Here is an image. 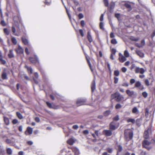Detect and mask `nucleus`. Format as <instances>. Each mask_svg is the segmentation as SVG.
<instances>
[{
    "label": "nucleus",
    "instance_id": "obj_58",
    "mask_svg": "<svg viewBox=\"0 0 155 155\" xmlns=\"http://www.w3.org/2000/svg\"><path fill=\"white\" fill-rule=\"evenodd\" d=\"M122 85L123 86H124V87H127L128 86H129V84H128L127 83V82H125V83H123Z\"/></svg>",
    "mask_w": 155,
    "mask_h": 155
},
{
    "label": "nucleus",
    "instance_id": "obj_35",
    "mask_svg": "<svg viewBox=\"0 0 155 155\" xmlns=\"http://www.w3.org/2000/svg\"><path fill=\"white\" fill-rule=\"evenodd\" d=\"M141 120L140 119H137L136 120V123L137 125L140 126V121Z\"/></svg>",
    "mask_w": 155,
    "mask_h": 155
},
{
    "label": "nucleus",
    "instance_id": "obj_47",
    "mask_svg": "<svg viewBox=\"0 0 155 155\" xmlns=\"http://www.w3.org/2000/svg\"><path fill=\"white\" fill-rule=\"evenodd\" d=\"M4 32L7 35H8L9 34V32L8 31L7 29L5 28L4 29Z\"/></svg>",
    "mask_w": 155,
    "mask_h": 155
},
{
    "label": "nucleus",
    "instance_id": "obj_48",
    "mask_svg": "<svg viewBox=\"0 0 155 155\" xmlns=\"http://www.w3.org/2000/svg\"><path fill=\"white\" fill-rule=\"evenodd\" d=\"M110 110H107L104 113V115L105 116H107L110 114Z\"/></svg>",
    "mask_w": 155,
    "mask_h": 155
},
{
    "label": "nucleus",
    "instance_id": "obj_33",
    "mask_svg": "<svg viewBox=\"0 0 155 155\" xmlns=\"http://www.w3.org/2000/svg\"><path fill=\"white\" fill-rule=\"evenodd\" d=\"M124 54L126 57H128L129 56V54L127 50H125L124 51Z\"/></svg>",
    "mask_w": 155,
    "mask_h": 155
},
{
    "label": "nucleus",
    "instance_id": "obj_11",
    "mask_svg": "<svg viewBox=\"0 0 155 155\" xmlns=\"http://www.w3.org/2000/svg\"><path fill=\"white\" fill-rule=\"evenodd\" d=\"M115 124L114 122H111L110 124V129L111 130H115L117 128V127H116L114 125Z\"/></svg>",
    "mask_w": 155,
    "mask_h": 155
},
{
    "label": "nucleus",
    "instance_id": "obj_1",
    "mask_svg": "<svg viewBox=\"0 0 155 155\" xmlns=\"http://www.w3.org/2000/svg\"><path fill=\"white\" fill-rule=\"evenodd\" d=\"M111 98L112 99L116 98L115 100L117 102H119L124 99V97L123 95H121L118 92H117L111 94Z\"/></svg>",
    "mask_w": 155,
    "mask_h": 155
},
{
    "label": "nucleus",
    "instance_id": "obj_29",
    "mask_svg": "<svg viewBox=\"0 0 155 155\" xmlns=\"http://www.w3.org/2000/svg\"><path fill=\"white\" fill-rule=\"evenodd\" d=\"M4 121L7 125H8L9 124V120L6 117H4Z\"/></svg>",
    "mask_w": 155,
    "mask_h": 155
},
{
    "label": "nucleus",
    "instance_id": "obj_7",
    "mask_svg": "<svg viewBox=\"0 0 155 155\" xmlns=\"http://www.w3.org/2000/svg\"><path fill=\"white\" fill-rule=\"evenodd\" d=\"M135 71L136 73H140L143 74L144 73L145 70L143 68H140L139 67H137L135 68Z\"/></svg>",
    "mask_w": 155,
    "mask_h": 155
},
{
    "label": "nucleus",
    "instance_id": "obj_13",
    "mask_svg": "<svg viewBox=\"0 0 155 155\" xmlns=\"http://www.w3.org/2000/svg\"><path fill=\"white\" fill-rule=\"evenodd\" d=\"M136 53L141 58H143L144 57V54L140 50H137L136 51Z\"/></svg>",
    "mask_w": 155,
    "mask_h": 155
},
{
    "label": "nucleus",
    "instance_id": "obj_53",
    "mask_svg": "<svg viewBox=\"0 0 155 155\" xmlns=\"http://www.w3.org/2000/svg\"><path fill=\"white\" fill-rule=\"evenodd\" d=\"M46 103L47 105L50 108L52 107V105L51 103H49L48 102H46Z\"/></svg>",
    "mask_w": 155,
    "mask_h": 155
},
{
    "label": "nucleus",
    "instance_id": "obj_64",
    "mask_svg": "<svg viewBox=\"0 0 155 155\" xmlns=\"http://www.w3.org/2000/svg\"><path fill=\"white\" fill-rule=\"evenodd\" d=\"M81 25L82 27H84V20H81Z\"/></svg>",
    "mask_w": 155,
    "mask_h": 155
},
{
    "label": "nucleus",
    "instance_id": "obj_46",
    "mask_svg": "<svg viewBox=\"0 0 155 155\" xmlns=\"http://www.w3.org/2000/svg\"><path fill=\"white\" fill-rule=\"evenodd\" d=\"M0 24L3 26H5L6 25V24L4 20H2L0 22Z\"/></svg>",
    "mask_w": 155,
    "mask_h": 155
},
{
    "label": "nucleus",
    "instance_id": "obj_8",
    "mask_svg": "<svg viewBox=\"0 0 155 155\" xmlns=\"http://www.w3.org/2000/svg\"><path fill=\"white\" fill-rule=\"evenodd\" d=\"M15 50L17 53L19 54L23 53L24 51L23 49L19 45H18V48L15 49Z\"/></svg>",
    "mask_w": 155,
    "mask_h": 155
},
{
    "label": "nucleus",
    "instance_id": "obj_18",
    "mask_svg": "<svg viewBox=\"0 0 155 155\" xmlns=\"http://www.w3.org/2000/svg\"><path fill=\"white\" fill-rule=\"evenodd\" d=\"M5 151L3 147L0 146V155H5Z\"/></svg>",
    "mask_w": 155,
    "mask_h": 155
},
{
    "label": "nucleus",
    "instance_id": "obj_23",
    "mask_svg": "<svg viewBox=\"0 0 155 155\" xmlns=\"http://www.w3.org/2000/svg\"><path fill=\"white\" fill-rule=\"evenodd\" d=\"M27 131H28L29 134H32L33 132L32 129L30 127H28L27 128Z\"/></svg>",
    "mask_w": 155,
    "mask_h": 155
},
{
    "label": "nucleus",
    "instance_id": "obj_41",
    "mask_svg": "<svg viewBox=\"0 0 155 155\" xmlns=\"http://www.w3.org/2000/svg\"><path fill=\"white\" fill-rule=\"evenodd\" d=\"M104 2L105 6L108 7L109 5V3L107 0H104Z\"/></svg>",
    "mask_w": 155,
    "mask_h": 155
},
{
    "label": "nucleus",
    "instance_id": "obj_50",
    "mask_svg": "<svg viewBox=\"0 0 155 155\" xmlns=\"http://www.w3.org/2000/svg\"><path fill=\"white\" fill-rule=\"evenodd\" d=\"M145 83L146 85L148 86L149 85V82L148 80L147 79H146L145 81Z\"/></svg>",
    "mask_w": 155,
    "mask_h": 155
},
{
    "label": "nucleus",
    "instance_id": "obj_60",
    "mask_svg": "<svg viewBox=\"0 0 155 155\" xmlns=\"http://www.w3.org/2000/svg\"><path fill=\"white\" fill-rule=\"evenodd\" d=\"M72 128L73 129L77 130L78 128V126L77 125H75L73 126Z\"/></svg>",
    "mask_w": 155,
    "mask_h": 155
},
{
    "label": "nucleus",
    "instance_id": "obj_9",
    "mask_svg": "<svg viewBox=\"0 0 155 155\" xmlns=\"http://www.w3.org/2000/svg\"><path fill=\"white\" fill-rule=\"evenodd\" d=\"M143 147L148 149V146L150 144V143L146 140H144L143 142Z\"/></svg>",
    "mask_w": 155,
    "mask_h": 155
},
{
    "label": "nucleus",
    "instance_id": "obj_26",
    "mask_svg": "<svg viewBox=\"0 0 155 155\" xmlns=\"http://www.w3.org/2000/svg\"><path fill=\"white\" fill-rule=\"evenodd\" d=\"M25 67L27 68L28 71L30 74H31L32 73L33 70L30 67H29L27 66H25Z\"/></svg>",
    "mask_w": 155,
    "mask_h": 155
},
{
    "label": "nucleus",
    "instance_id": "obj_51",
    "mask_svg": "<svg viewBox=\"0 0 155 155\" xmlns=\"http://www.w3.org/2000/svg\"><path fill=\"white\" fill-rule=\"evenodd\" d=\"M119 120V116L117 115L113 118V120H114L117 121Z\"/></svg>",
    "mask_w": 155,
    "mask_h": 155
},
{
    "label": "nucleus",
    "instance_id": "obj_52",
    "mask_svg": "<svg viewBox=\"0 0 155 155\" xmlns=\"http://www.w3.org/2000/svg\"><path fill=\"white\" fill-rule=\"evenodd\" d=\"M79 32L82 37H83L84 36V34L83 31L82 29H80L79 30Z\"/></svg>",
    "mask_w": 155,
    "mask_h": 155
},
{
    "label": "nucleus",
    "instance_id": "obj_4",
    "mask_svg": "<svg viewBox=\"0 0 155 155\" xmlns=\"http://www.w3.org/2000/svg\"><path fill=\"white\" fill-rule=\"evenodd\" d=\"M126 93L129 96L132 97L133 98H135L137 95L136 93L134 91H131L129 90H127Z\"/></svg>",
    "mask_w": 155,
    "mask_h": 155
},
{
    "label": "nucleus",
    "instance_id": "obj_25",
    "mask_svg": "<svg viewBox=\"0 0 155 155\" xmlns=\"http://www.w3.org/2000/svg\"><path fill=\"white\" fill-rule=\"evenodd\" d=\"M6 152L8 154L11 155L12 153V150L10 148H7L6 149Z\"/></svg>",
    "mask_w": 155,
    "mask_h": 155
},
{
    "label": "nucleus",
    "instance_id": "obj_45",
    "mask_svg": "<svg viewBox=\"0 0 155 155\" xmlns=\"http://www.w3.org/2000/svg\"><path fill=\"white\" fill-rule=\"evenodd\" d=\"M122 107V106L120 104H117L116 106H115V108L116 109H119L120 108Z\"/></svg>",
    "mask_w": 155,
    "mask_h": 155
},
{
    "label": "nucleus",
    "instance_id": "obj_14",
    "mask_svg": "<svg viewBox=\"0 0 155 155\" xmlns=\"http://www.w3.org/2000/svg\"><path fill=\"white\" fill-rule=\"evenodd\" d=\"M75 141L74 138H71L67 140V143L70 145H72Z\"/></svg>",
    "mask_w": 155,
    "mask_h": 155
},
{
    "label": "nucleus",
    "instance_id": "obj_61",
    "mask_svg": "<svg viewBox=\"0 0 155 155\" xmlns=\"http://www.w3.org/2000/svg\"><path fill=\"white\" fill-rule=\"evenodd\" d=\"M122 71L124 73H125L127 71V68L125 67H123L121 68Z\"/></svg>",
    "mask_w": 155,
    "mask_h": 155
},
{
    "label": "nucleus",
    "instance_id": "obj_57",
    "mask_svg": "<svg viewBox=\"0 0 155 155\" xmlns=\"http://www.w3.org/2000/svg\"><path fill=\"white\" fill-rule=\"evenodd\" d=\"M78 17L79 19H81L84 17V16L81 13L79 14Z\"/></svg>",
    "mask_w": 155,
    "mask_h": 155
},
{
    "label": "nucleus",
    "instance_id": "obj_30",
    "mask_svg": "<svg viewBox=\"0 0 155 155\" xmlns=\"http://www.w3.org/2000/svg\"><path fill=\"white\" fill-rule=\"evenodd\" d=\"M141 86V84L140 81H137L136 82L135 84V87H139Z\"/></svg>",
    "mask_w": 155,
    "mask_h": 155
},
{
    "label": "nucleus",
    "instance_id": "obj_37",
    "mask_svg": "<svg viewBox=\"0 0 155 155\" xmlns=\"http://www.w3.org/2000/svg\"><path fill=\"white\" fill-rule=\"evenodd\" d=\"M120 72L118 70H115L114 71V75L117 76L119 75Z\"/></svg>",
    "mask_w": 155,
    "mask_h": 155
},
{
    "label": "nucleus",
    "instance_id": "obj_12",
    "mask_svg": "<svg viewBox=\"0 0 155 155\" xmlns=\"http://www.w3.org/2000/svg\"><path fill=\"white\" fill-rule=\"evenodd\" d=\"M72 151L74 153V155H79L80 152L79 150L76 147H74L72 148Z\"/></svg>",
    "mask_w": 155,
    "mask_h": 155
},
{
    "label": "nucleus",
    "instance_id": "obj_49",
    "mask_svg": "<svg viewBox=\"0 0 155 155\" xmlns=\"http://www.w3.org/2000/svg\"><path fill=\"white\" fill-rule=\"evenodd\" d=\"M114 82L115 84H117L118 82V78L116 77H114Z\"/></svg>",
    "mask_w": 155,
    "mask_h": 155
},
{
    "label": "nucleus",
    "instance_id": "obj_63",
    "mask_svg": "<svg viewBox=\"0 0 155 155\" xmlns=\"http://www.w3.org/2000/svg\"><path fill=\"white\" fill-rule=\"evenodd\" d=\"M110 37L111 38H114L115 37V35L113 32H111L110 34Z\"/></svg>",
    "mask_w": 155,
    "mask_h": 155
},
{
    "label": "nucleus",
    "instance_id": "obj_55",
    "mask_svg": "<svg viewBox=\"0 0 155 155\" xmlns=\"http://www.w3.org/2000/svg\"><path fill=\"white\" fill-rule=\"evenodd\" d=\"M72 1L74 3L75 5L76 6H77L79 4V2L77 0H73Z\"/></svg>",
    "mask_w": 155,
    "mask_h": 155
},
{
    "label": "nucleus",
    "instance_id": "obj_54",
    "mask_svg": "<svg viewBox=\"0 0 155 155\" xmlns=\"http://www.w3.org/2000/svg\"><path fill=\"white\" fill-rule=\"evenodd\" d=\"M135 81L134 79L133 78L131 79L130 80V82L131 84H132L134 83Z\"/></svg>",
    "mask_w": 155,
    "mask_h": 155
},
{
    "label": "nucleus",
    "instance_id": "obj_40",
    "mask_svg": "<svg viewBox=\"0 0 155 155\" xmlns=\"http://www.w3.org/2000/svg\"><path fill=\"white\" fill-rule=\"evenodd\" d=\"M125 6L127 8H129L130 9V11L131 10V6L130 4L128 3L126 4H125Z\"/></svg>",
    "mask_w": 155,
    "mask_h": 155
},
{
    "label": "nucleus",
    "instance_id": "obj_59",
    "mask_svg": "<svg viewBox=\"0 0 155 155\" xmlns=\"http://www.w3.org/2000/svg\"><path fill=\"white\" fill-rule=\"evenodd\" d=\"M5 142H6V143H7L8 144H10L12 142L11 140L10 139H7L6 140Z\"/></svg>",
    "mask_w": 155,
    "mask_h": 155
},
{
    "label": "nucleus",
    "instance_id": "obj_42",
    "mask_svg": "<svg viewBox=\"0 0 155 155\" xmlns=\"http://www.w3.org/2000/svg\"><path fill=\"white\" fill-rule=\"evenodd\" d=\"M122 150V147L120 145H118L117 152H120Z\"/></svg>",
    "mask_w": 155,
    "mask_h": 155
},
{
    "label": "nucleus",
    "instance_id": "obj_15",
    "mask_svg": "<svg viewBox=\"0 0 155 155\" xmlns=\"http://www.w3.org/2000/svg\"><path fill=\"white\" fill-rule=\"evenodd\" d=\"M9 58H11L14 57V55L13 53V50L11 49L9 51V53L8 54Z\"/></svg>",
    "mask_w": 155,
    "mask_h": 155
},
{
    "label": "nucleus",
    "instance_id": "obj_27",
    "mask_svg": "<svg viewBox=\"0 0 155 155\" xmlns=\"http://www.w3.org/2000/svg\"><path fill=\"white\" fill-rule=\"evenodd\" d=\"M11 40L12 43L14 45H15L17 44V41L15 38L12 37Z\"/></svg>",
    "mask_w": 155,
    "mask_h": 155
},
{
    "label": "nucleus",
    "instance_id": "obj_32",
    "mask_svg": "<svg viewBox=\"0 0 155 155\" xmlns=\"http://www.w3.org/2000/svg\"><path fill=\"white\" fill-rule=\"evenodd\" d=\"M127 122L128 123L131 122L133 124H134L135 123V120L134 119L129 118L127 120Z\"/></svg>",
    "mask_w": 155,
    "mask_h": 155
},
{
    "label": "nucleus",
    "instance_id": "obj_5",
    "mask_svg": "<svg viewBox=\"0 0 155 155\" xmlns=\"http://www.w3.org/2000/svg\"><path fill=\"white\" fill-rule=\"evenodd\" d=\"M35 58L30 57L29 58V60L32 63H39L38 59V56L36 55H34Z\"/></svg>",
    "mask_w": 155,
    "mask_h": 155
},
{
    "label": "nucleus",
    "instance_id": "obj_24",
    "mask_svg": "<svg viewBox=\"0 0 155 155\" xmlns=\"http://www.w3.org/2000/svg\"><path fill=\"white\" fill-rule=\"evenodd\" d=\"M132 112L134 114H138L139 113L137 107H134L132 110Z\"/></svg>",
    "mask_w": 155,
    "mask_h": 155
},
{
    "label": "nucleus",
    "instance_id": "obj_28",
    "mask_svg": "<svg viewBox=\"0 0 155 155\" xmlns=\"http://www.w3.org/2000/svg\"><path fill=\"white\" fill-rule=\"evenodd\" d=\"M12 30L13 33L15 35L18 36L19 35L15 33L16 29L15 28L14 26L12 27Z\"/></svg>",
    "mask_w": 155,
    "mask_h": 155
},
{
    "label": "nucleus",
    "instance_id": "obj_43",
    "mask_svg": "<svg viewBox=\"0 0 155 155\" xmlns=\"http://www.w3.org/2000/svg\"><path fill=\"white\" fill-rule=\"evenodd\" d=\"M115 3L113 2H112L111 3V4L110 5V8L111 9H113L115 7Z\"/></svg>",
    "mask_w": 155,
    "mask_h": 155
},
{
    "label": "nucleus",
    "instance_id": "obj_21",
    "mask_svg": "<svg viewBox=\"0 0 155 155\" xmlns=\"http://www.w3.org/2000/svg\"><path fill=\"white\" fill-rule=\"evenodd\" d=\"M95 89V81L94 80L91 84V89L92 92H93Z\"/></svg>",
    "mask_w": 155,
    "mask_h": 155
},
{
    "label": "nucleus",
    "instance_id": "obj_44",
    "mask_svg": "<svg viewBox=\"0 0 155 155\" xmlns=\"http://www.w3.org/2000/svg\"><path fill=\"white\" fill-rule=\"evenodd\" d=\"M100 27L101 29L103 30H104V28L103 27V23L102 22H101L100 23Z\"/></svg>",
    "mask_w": 155,
    "mask_h": 155
},
{
    "label": "nucleus",
    "instance_id": "obj_19",
    "mask_svg": "<svg viewBox=\"0 0 155 155\" xmlns=\"http://www.w3.org/2000/svg\"><path fill=\"white\" fill-rule=\"evenodd\" d=\"M119 60L120 62L123 63L126 60V58L125 56L122 55L121 57L119 58Z\"/></svg>",
    "mask_w": 155,
    "mask_h": 155
},
{
    "label": "nucleus",
    "instance_id": "obj_6",
    "mask_svg": "<svg viewBox=\"0 0 155 155\" xmlns=\"http://www.w3.org/2000/svg\"><path fill=\"white\" fill-rule=\"evenodd\" d=\"M86 100L85 99L80 98L78 99L77 101V104L78 106L82 105L86 102Z\"/></svg>",
    "mask_w": 155,
    "mask_h": 155
},
{
    "label": "nucleus",
    "instance_id": "obj_36",
    "mask_svg": "<svg viewBox=\"0 0 155 155\" xmlns=\"http://www.w3.org/2000/svg\"><path fill=\"white\" fill-rule=\"evenodd\" d=\"M111 43L113 44H116L117 43V41L115 39H113L111 40Z\"/></svg>",
    "mask_w": 155,
    "mask_h": 155
},
{
    "label": "nucleus",
    "instance_id": "obj_3",
    "mask_svg": "<svg viewBox=\"0 0 155 155\" xmlns=\"http://www.w3.org/2000/svg\"><path fill=\"white\" fill-rule=\"evenodd\" d=\"M151 132V126L150 125L148 128V129L145 130L144 133V137L145 139H147L148 138L149 134Z\"/></svg>",
    "mask_w": 155,
    "mask_h": 155
},
{
    "label": "nucleus",
    "instance_id": "obj_10",
    "mask_svg": "<svg viewBox=\"0 0 155 155\" xmlns=\"http://www.w3.org/2000/svg\"><path fill=\"white\" fill-rule=\"evenodd\" d=\"M103 134L106 136H110L112 134V132L110 130H105L103 131Z\"/></svg>",
    "mask_w": 155,
    "mask_h": 155
},
{
    "label": "nucleus",
    "instance_id": "obj_39",
    "mask_svg": "<svg viewBox=\"0 0 155 155\" xmlns=\"http://www.w3.org/2000/svg\"><path fill=\"white\" fill-rule=\"evenodd\" d=\"M142 95L144 98H146L147 97L148 94L146 91H144L142 93Z\"/></svg>",
    "mask_w": 155,
    "mask_h": 155
},
{
    "label": "nucleus",
    "instance_id": "obj_20",
    "mask_svg": "<svg viewBox=\"0 0 155 155\" xmlns=\"http://www.w3.org/2000/svg\"><path fill=\"white\" fill-rule=\"evenodd\" d=\"M21 40L22 42L24 45H29L28 41L27 39L22 37L21 38Z\"/></svg>",
    "mask_w": 155,
    "mask_h": 155
},
{
    "label": "nucleus",
    "instance_id": "obj_22",
    "mask_svg": "<svg viewBox=\"0 0 155 155\" xmlns=\"http://www.w3.org/2000/svg\"><path fill=\"white\" fill-rule=\"evenodd\" d=\"M2 79L3 80L7 79L8 78L7 77V75L6 73L5 72L3 71L2 73Z\"/></svg>",
    "mask_w": 155,
    "mask_h": 155
},
{
    "label": "nucleus",
    "instance_id": "obj_56",
    "mask_svg": "<svg viewBox=\"0 0 155 155\" xmlns=\"http://www.w3.org/2000/svg\"><path fill=\"white\" fill-rule=\"evenodd\" d=\"M12 122L13 124H15L18 122V120L16 119H14L12 120Z\"/></svg>",
    "mask_w": 155,
    "mask_h": 155
},
{
    "label": "nucleus",
    "instance_id": "obj_2",
    "mask_svg": "<svg viewBox=\"0 0 155 155\" xmlns=\"http://www.w3.org/2000/svg\"><path fill=\"white\" fill-rule=\"evenodd\" d=\"M124 135L126 140H131L133 138V132L130 129H127L124 131Z\"/></svg>",
    "mask_w": 155,
    "mask_h": 155
},
{
    "label": "nucleus",
    "instance_id": "obj_38",
    "mask_svg": "<svg viewBox=\"0 0 155 155\" xmlns=\"http://www.w3.org/2000/svg\"><path fill=\"white\" fill-rule=\"evenodd\" d=\"M0 63L2 64H6V62L5 60L1 58H0Z\"/></svg>",
    "mask_w": 155,
    "mask_h": 155
},
{
    "label": "nucleus",
    "instance_id": "obj_62",
    "mask_svg": "<svg viewBox=\"0 0 155 155\" xmlns=\"http://www.w3.org/2000/svg\"><path fill=\"white\" fill-rule=\"evenodd\" d=\"M83 133L84 134L87 135L89 134V132L87 130H85L83 131Z\"/></svg>",
    "mask_w": 155,
    "mask_h": 155
},
{
    "label": "nucleus",
    "instance_id": "obj_31",
    "mask_svg": "<svg viewBox=\"0 0 155 155\" xmlns=\"http://www.w3.org/2000/svg\"><path fill=\"white\" fill-rule=\"evenodd\" d=\"M16 114L18 117L20 119H21L23 118V117L21 113L19 112H17Z\"/></svg>",
    "mask_w": 155,
    "mask_h": 155
},
{
    "label": "nucleus",
    "instance_id": "obj_17",
    "mask_svg": "<svg viewBox=\"0 0 155 155\" xmlns=\"http://www.w3.org/2000/svg\"><path fill=\"white\" fill-rule=\"evenodd\" d=\"M129 39L132 41H137L139 40L140 38L138 37H135L133 36H131L130 37Z\"/></svg>",
    "mask_w": 155,
    "mask_h": 155
},
{
    "label": "nucleus",
    "instance_id": "obj_16",
    "mask_svg": "<svg viewBox=\"0 0 155 155\" xmlns=\"http://www.w3.org/2000/svg\"><path fill=\"white\" fill-rule=\"evenodd\" d=\"M87 38L90 43H91L93 41L92 36L90 35L89 31L87 32Z\"/></svg>",
    "mask_w": 155,
    "mask_h": 155
},
{
    "label": "nucleus",
    "instance_id": "obj_34",
    "mask_svg": "<svg viewBox=\"0 0 155 155\" xmlns=\"http://www.w3.org/2000/svg\"><path fill=\"white\" fill-rule=\"evenodd\" d=\"M86 59H87V63L88 64V65L89 66V67H90V69H91V71H92V68H91V63L89 61V60H88V59L87 58V57L86 56Z\"/></svg>",
    "mask_w": 155,
    "mask_h": 155
}]
</instances>
